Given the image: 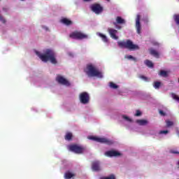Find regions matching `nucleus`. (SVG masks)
I'll use <instances>...</instances> for the list:
<instances>
[{
    "label": "nucleus",
    "instance_id": "obj_1",
    "mask_svg": "<svg viewBox=\"0 0 179 179\" xmlns=\"http://www.w3.org/2000/svg\"><path fill=\"white\" fill-rule=\"evenodd\" d=\"M35 52L43 62H48V61H50L53 65L58 64V61H57V54L52 49H46L44 51V54H41L38 51H36Z\"/></svg>",
    "mask_w": 179,
    "mask_h": 179
},
{
    "label": "nucleus",
    "instance_id": "obj_2",
    "mask_svg": "<svg viewBox=\"0 0 179 179\" xmlns=\"http://www.w3.org/2000/svg\"><path fill=\"white\" fill-rule=\"evenodd\" d=\"M84 72L88 78H103V73H101V72L92 64H87L86 68L84 69Z\"/></svg>",
    "mask_w": 179,
    "mask_h": 179
},
{
    "label": "nucleus",
    "instance_id": "obj_3",
    "mask_svg": "<svg viewBox=\"0 0 179 179\" xmlns=\"http://www.w3.org/2000/svg\"><path fill=\"white\" fill-rule=\"evenodd\" d=\"M117 45L120 48H127L130 51H135V50H139V46L138 45L134 44L132 41L128 39L126 41H118Z\"/></svg>",
    "mask_w": 179,
    "mask_h": 179
},
{
    "label": "nucleus",
    "instance_id": "obj_4",
    "mask_svg": "<svg viewBox=\"0 0 179 179\" xmlns=\"http://www.w3.org/2000/svg\"><path fill=\"white\" fill-rule=\"evenodd\" d=\"M69 149L71 152H73V153H76L77 155H82L83 153H85V151L86 150V148L78 144L70 145Z\"/></svg>",
    "mask_w": 179,
    "mask_h": 179
},
{
    "label": "nucleus",
    "instance_id": "obj_5",
    "mask_svg": "<svg viewBox=\"0 0 179 179\" xmlns=\"http://www.w3.org/2000/svg\"><path fill=\"white\" fill-rule=\"evenodd\" d=\"M88 139L94 141V142H99V143H105L106 145H113L114 143L106 138H99L98 136H91L88 137Z\"/></svg>",
    "mask_w": 179,
    "mask_h": 179
},
{
    "label": "nucleus",
    "instance_id": "obj_6",
    "mask_svg": "<svg viewBox=\"0 0 179 179\" xmlns=\"http://www.w3.org/2000/svg\"><path fill=\"white\" fill-rule=\"evenodd\" d=\"M80 101L82 104H89L90 95L87 92H83L79 95Z\"/></svg>",
    "mask_w": 179,
    "mask_h": 179
},
{
    "label": "nucleus",
    "instance_id": "obj_7",
    "mask_svg": "<svg viewBox=\"0 0 179 179\" xmlns=\"http://www.w3.org/2000/svg\"><path fill=\"white\" fill-rule=\"evenodd\" d=\"M69 36L71 38H74L76 40H83V38H87V35L78 31L72 32Z\"/></svg>",
    "mask_w": 179,
    "mask_h": 179
},
{
    "label": "nucleus",
    "instance_id": "obj_8",
    "mask_svg": "<svg viewBox=\"0 0 179 179\" xmlns=\"http://www.w3.org/2000/svg\"><path fill=\"white\" fill-rule=\"evenodd\" d=\"M90 9L94 12V13H96V15H100V13L103 10V6L99 3H94L91 5Z\"/></svg>",
    "mask_w": 179,
    "mask_h": 179
},
{
    "label": "nucleus",
    "instance_id": "obj_9",
    "mask_svg": "<svg viewBox=\"0 0 179 179\" xmlns=\"http://www.w3.org/2000/svg\"><path fill=\"white\" fill-rule=\"evenodd\" d=\"M91 169L92 171H101V164L100 161H93L92 162Z\"/></svg>",
    "mask_w": 179,
    "mask_h": 179
},
{
    "label": "nucleus",
    "instance_id": "obj_10",
    "mask_svg": "<svg viewBox=\"0 0 179 179\" xmlns=\"http://www.w3.org/2000/svg\"><path fill=\"white\" fill-rule=\"evenodd\" d=\"M56 80L60 85H64V86H71V83H69V81H68V80L61 76H57Z\"/></svg>",
    "mask_w": 179,
    "mask_h": 179
},
{
    "label": "nucleus",
    "instance_id": "obj_11",
    "mask_svg": "<svg viewBox=\"0 0 179 179\" xmlns=\"http://www.w3.org/2000/svg\"><path fill=\"white\" fill-rule=\"evenodd\" d=\"M136 29L138 34H141V30H142V27L141 26V15H137L136 18Z\"/></svg>",
    "mask_w": 179,
    "mask_h": 179
},
{
    "label": "nucleus",
    "instance_id": "obj_12",
    "mask_svg": "<svg viewBox=\"0 0 179 179\" xmlns=\"http://www.w3.org/2000/svg\"><path fill=\"white\" fill-rule=\"evenodd\" d=\"M105 155L108 156V157H117L118 156H121V154L116 150H109L105 152Z\"/></svg>",
    "mask_w": 179,
    "mask_h": 179
},
{
    "label": "nucleus",
    "instance_id": "obj_13",
    "mask_svg": "<svg viewBox=\"0 0 179 179\" xmlns=\"http://www.w3.org/2000/svg\"><path fill=\"white\" fill-rule=\"evenodd\" d=\"M108 31L111 37V38H113V40H118V36H117V33H118V31L117 29H114L112 28L108 29Z\"/></svg>",
    "mask_w": 179,
    "mask_h": 179
},
{
    "label": "nucleus",
    "instance_id": "obj_14",
    "mask_svg": "<svg viewBox=\"0 0 179 179\" xmlns=\"http://www.w3.org/2000/svg\"><path fill=\"white\" fill-rule=\"evenodd\" d=\"M113 24L115 26L116 29H121V27H117V24H125V20L120 16H117L116 17V22H113Z\"/></svg>",
    "mask_w": 179,
    "mask_h": 179
},
{
    "label": "nucleus",
    "instance_id": "obj_15",
    "mask_svg": "<svg viewBox=\"0 0 179 179\" xmlns=\"http://www.w3.org/2000/svg\"><path fill=\"white\" fill-rule=\"evenodd\" d=\"M149 52L150 55H152L155 58H160V55L159 54V52H157L156 50L153 48H150Z\"/></svg>",
    "mask_w": 179,
    "mask_h": 179
},
{
    "label": "nucleus",
    "instance_id": "obj_16",
    "mask_svg": "<svg viewBox=\"0 0 179 179\" xmlns=\"http://www.w3.org/2000/svg\"><path fill=\"white\" fill-rule=\"evenodd\" d=\"M136 122L141 126H145L149 124V122L147 120H136Z\"/></svg>",
    "mask_w": 179,
    "mask_h": 179
},
{
    "label": "nucleus",
    "instance_id": "obj_17",
    "mask_svg": "<svg viewBox=\"0 0 179 179\" xmlns=\"http://www.w3.org/2000/svg\"><path fill=\"white\" fill-rule=\"evenodd\" d=\"M61 22L63 23L64 24H66V26H71V24H72V21H71L67 18L62 19Z\"/></svg>",
    "mask_w": 179,
    "mask_h": 179
},
{
    "label": "nucleus",
    "instance_id": "obj_18",
    "mask_svg": "<svg viewBox=\"0 0 179 179\" xmlns=\"http://www.w3.org/2000/svg\"><path fill=\"white\" fill-rule=\"evenodd\" d=\"M72 138H73V135L71 132H67L64 136L65 141H72Z\"/></svg>",
    "mask_w": 179,
    "mask_h": 179
},
{
    "label": "nucleus",
    "instance_id": "obj_19",
    "mask_svg": "<svg viewBox=\"0 0 179 179\" xmlns=\"http://www.w3.org/2000/svg\"><path fill=\"white\" fill-rule=\"evenodd\" d=\"M144 64L146 66H148V68H153L154 66L153 62L149 59L145 60Z\"/></svg>",
    "mask_w": 179,
    "mask_h": 179
},
{
    "label": "nucleus",
    "instance_id": "obj_20",
    "mask_svg": "<svg viewBox=\"0 0 179 179\" xmlns=\"http://www.w3.org/2000/svg\"><path fill=\"white\" fill-rule=\"evenodd\" d=\"M98 36L102 38V41L104 43H108V38H107V36L101 33L98 34Z\"/></svg>",
    "mask_w": 179,
    "mask_h": 179
},
{
    "label": "nucleus",
    "instance_id": "obj_21",
    "mask_svg": "<svg viewBox=\"0 0 179 179\" xmlns=\"http://www.w3.org/2000/svg\"><path fill=\"white\" fill-rule=\"evenodd\" d=\"M72 177H75V174L71 173V172H66L64 175V178L66 179H71Z\"/></svg>",
    "mask_w": 179,
    "mask_h": 179
},
{
    "label": "nucleus",
    "instance_id": "obj_22",
    "mask_svg": "<svg viewBox=\"0 0 179 179\" xmlns=\"http://www.w3.org/2000/svg\"><path fill=\"white\" fill-rule=\"evenodd\" d=\"M159 75L160 76H163L164 78H167V76H169L167 71L163 70L160 71Z\"/></svg>",
    "mask_w": 179,
    "mask_h": 179
},
{
    "label": "nucleus",
    "instance_id": "obj_23",
    "mask_svg": "<svg viewBox=\"0 0 179 179\" xmlns=\"http://www.w3.org/2000/svg\"><path fill=\"white\" fill-rule=\"evenodd\" d=\"M125 58H127V59H132L133 61H134V62H136V61H138L136 57H134V56H132V55L125 56Z\"/></svg>",
    "mask_w": 179,
    "mask_h": 179
},
{
    "label": "nucleus",
    "instance_id": "obj_24",
    "mask_svg": "<svg viewBox=\"0 0 179 179\" xmlns=\"http://www.w3.org/2000/svg\"><path fill=\"white\" fill-rule=\"evenodd\" d=\"M99 179H115V176L114 175H110L107 177H101Z\"/></svg>",
    "mask_w": 179,
    "mask_h": 179
},
{
    "label": "nucleus",
    "instance_id": "obj_25",
    "mask_svg": "<svg viewBox=\"0 0 179 179\" xmlns=\"http://www.w3.org/2000/svg\"><path fill=\"white\" fill-rule=\"evenodd\" d=\"M162 85V83L160 82H155L154 83V87L155 89H159V87H160V85Z\"/></svg>",
    "mask_w": 179,
    "mask_h": 179
},
{
    "label": "nucleus",
    "instance_id": "obj_26",
    "mask_svg": "<svg viewBox=\"0 0 179 179\" xmlns=\"http://www.w3.org/2000/svg\"><path fill=\"white\" fill-rule=\"evenodd\" d=\"M110 87H111V89H118V85L114 83H110Z\"/></svg>",
    "mask_w": 179,
    "mask_h": 179
},
{
    "label": "nucleus",
    "instance_id": "obj_27",
    "mask_svg": "<svg viewBox=\"0 0 179 179\" xmlns=\"http://www.w3.org/2000/svg\"><path fill=\"white\" fill-rule=\"evenodd\" d=\"M174 20H175L176 24L179 25V15H174Z\"/></svg>",
    "mask_w": 179,
    "mask_h": 179
},
{
    "label": "nucleus",
    "instance_id": "obj_28",
    "mask_svg": "<svg viewBox=\"0 0 179 179\" xmlns=\"http://www.w3.org/2000/svg\"><path fill=\"white\" fill-rule=\"evenodd\" d=\"M134 115L135 117H141V115H142V112H141L139 110H137Z\"/></svg>",
    "mask_w": 179,
    "mask_h": 179
},
{
    "label": "nucleus",
    "instance_id": "obj_29",
    "mask_svg": "<svg viewBox=\"0 0 179 179\" xmlns=\"http://www.w3.org/2000/svg\"><path fill=\"white\" fill-rule=\"evenodd\" d=\"M174 125V123L170 120L166 121V126L167 127H173Z\"/></svg>",
    "mask_w": 179,
    "mask_h": 179
},
{
    "label": "nucleus",
    "instance_id": "obj_30",
    "mask_svg": "<svg viewBox=\"0 0 179 179\" xmlns=\"http://www.w3.org/2000/svg\"><path fill=\"white\" fill-rule=\"evenodd\" d=\"M124 120L128 121L129 122H132V119L129 118L128 116L123 115Z\"/></svg>",
    "mask_w": 179,
    "mask_h": 179
},
{
    "label": "nucleus",
    "instance_id": "obj_31",
    "mask_svg": "<svg viewBox=\"0 0 179 179\" xmlns=\"http://www.w3.org/2000/svg\"><path fill=\"white\" fill-rule=\"evenodd\" d=\"M172 97H173V99H174V100H179V96H177L176 94H174V93H172Z\"/></svg>",
    "mask_w": 179,
    "mask_h": 179
},
{
    "label": "nucleus",
    "instance_id": "obj_32",
    "mask_svg": "<svg viewBox=\"0 0 179 179\" xmlns=\"http://www.w3.org/2000/svg\"><path fill=\"white\" fill-rule=\"evenodd\" d=\"M139 78L141 79H143V80H145V82H148V77L145 76H140Z\"/></svg>",
    "mask_w": 179,
    "mask_h": 179
},
{
    "label": "nucleus",
    "instance_id": "obj_33",
    "mask_svg": "<svg viewBox=\"0 0 179 179\" xmlns=\"http://www.w3.org/2000/svg\"><path fill=\"white\" fill-rule=\"evenodd\" d=\"M0 21L2 22L4 24L6 23V20H5L2 15L0 17Z\"/></svg>",
    "mask_w": 179,
    "mask_h": 179
},
{
    "label": "nucleus",
    "instance_id": "obj_34",
    "mask_svg": "<svg viewBox=\"0 0 179 179\" xmlns=\"http://www.w3.org/2000/svg\"><path fill=\"white\" fill-rule=\"evenodd\" d=\"M159 134H169V131L168 130H162V131H159Z\"/></svg>",
    "mask_w": 179,
    "mask_h": 179
},
{
    "label": "nucleus",
    "instance_id": "obj_35",
    "mask_svg": "<svg viewBox=\"0 0 179 179\" xmlns=\"http://www.w3.org/2000/svg\"><path fill=\"white\" fill-rule=\"evenodd\" d=\"M171 153H173V155H179V152L178 151H176L174 150H171L170 151Z\"/></svg>",
    "mask_w": 179,
    "mask_h": 179
},
{
    "label": "nucleus",
    "instance_id": "obj_36",
    "mask_svg": "<svg viewBox=\"0 0 179 179\" xmlns=\"http://www.w3.org/2000/svg\"><path fill=\"white\" fill-rule=\"evenodd\" d=\"M159 114H160V115H162V117H165V115H166V113H164V111H163L162 110H159Z\"/></svg>",
    "mask_w": 179,
    "mask_h": 179
},
{
    "label": "nucleus",
    "instance_id": "obj_37",
    "mask_svg": "<svg viewBox=\"0 0 179 179\" xmlns=\"http://www.w3.org/2000/svg\"><path fill=\"white\" fill-rule=\"evenodd\" d=\"M84 2H89V1H92V0H83Z\"/></svg>",
    "mask_w": 179,
    "mask_h": 179
},
{
    "label": "nucleus",
    "instance_id": "obj_38",
    "mask_svg": "<svg viewBox=\"0 0 179 179\" xmlns=\"http://www.w3.org/2000/svg\"><path fill=\"white\" fill-rule=\"evenodd\" d=\"M178 83H179V78L178 79Z\"/></svg>",
    "mask_w": 179,
    "mask_h": 179
},
{
    "label": "nucleus",
    "instance_id": "obj_39",
    "mask_svg": "<svg viewBox=\"0 0 179 179\" xmlns=\"http://www.w3.org/2000/svg\"><path fill=\"white\" fill-rule=\"evenodd\" d=\"M178 166H179V161H178Z\"/></svg>",
    "mask_w": 179,
    "mask_h": 179
},
{
    "label": "nucleus",
    "instance_id": "obj_40",
    "mask_svg": "<svg viewBox=\"0 0 179 179\" xmlns=\"http://www.w3.org/2000/svg\"><path fill=\"white\" fill-rule=\"evenodd\" d=\"M146 22H148V20H146Z\"/></svg>",
    "mask_w": 179,
    "mask_h": 179
},
{
    "label": "nucleus",
    "instance_id": "obj_41",
    "mask_svg": "<svg viewBox=\"0 0 179 179\" xmlns=\"http://www.w3.org/2000/svg\"><path fill=\"white\" fill-rule=\"evenodd\" d=\"M108 1H110V0H107Z\"/></svg>",
    "mask_w": 179,
    "mask_h": 179
},
{
    "label": "nucleus",
    "instance_id": "obj_42",
    "mask_svg": "<svg viewBox=\"0 0 179 179\" xmlns=\"http://www.w3.org/2000/svg\"><path fill=\"white\" fill-rule=\"evenodd\" d=\"M21 1H24V0H21Z\"/></svg>",
    "mask_w": 179,
    "mask_h": 179
},
{
    "label": "nucleus",
    "instance_id": "obj_43",
    "mask_svg": "<svg viewBox=\"0 0 179 179\" xmlns=\"http://www.w3.org/2000/svg\"><path fill=\"white\" fill-rule=\"evenodd\" d=\"M1 14H0V17H1Z\"/></svg>",
    "mask_w": 179,
    "mask_h": 179
}]
</instances>
